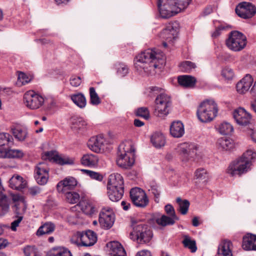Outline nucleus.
Listing matches in <instances>:
<instances>
[{"instance_id":"nucleus-1","label":"nucleus","mask_w":256,"mask_h":256,"mask_svg":"<svg viewBox=\"0 0 256 256\" xmlns=\"http://www.w3.org/2000/svg\"><path fill=\"white\" fill-rule=\"evenodd\" d=\"M166 58L160 51L148 49L138 54L136 58L134 66L138 70L150 72L156 68H161L165 64Z\"/></svg>"},{"instance_id":"nucleus-2","label":"nucleus","mask_w":256,"mask_h":256,"mask_svg":"<svg viewBox=\"0 0 256 256\" xmlns=\"http://www.w3.org/2000/svg\"><path fill=\"white\" fill-rule=\"evenodd\" d=\"M256 158V152L248 150L242 156L232 162L228 166L226 172L232 176H241L250 170L253 160Z\"/></svg>"},{"instance_id":"nucleus-3","label":"nucleus","mask_w":256,"mask_h":256,"mask_svg":"<svg viewBox=\"0 0 256 256\" xmlns=\"http://www.w3.org/2000/svg\"><path fill=\"white\" fill-rule=\"evenodd\" d=\"M192 0H158V7L162 18H169L184 10Z\"/></svg>"},{"instance_id":"nucleus-4","label":"nucleus","mask_w":256,"mask_h":256,"mask_svg":"<svg viewBox=\"0 0 256 256\" xmlns=\"http://www.w3.org/2000/svg\"><path fill=\"white\" fill-rule=\"evenodd\" d=\"M134 148L130 142L122 143L118 149L116 164L120 168L128 169L134 162Z\"/></svg>"},{"instance_id":"nucleus-5","label":"nucleus","mask_w":256,"mask_h":256,"mask_svg":"<svg viewBox=\"0 0 256 256\" xmlns=\"http://www.w3.org/2000/svg\"><path fill=\"white\" fill-rule=\"evenodd\" d=\"M218 112V106L215 102L213 100H206L199 105L196 114L200 121L208 122L217 116Z\"/></svg>"},{"instance_id":"nucleus-6","label":"nucleus","mask_w":256,"mask_h":256,"mask_svg":"<svg viewBox=\"0 0 256 256\" xmlns=\"http://www.w3.org/2000/svg\"><path fill=\"white\" fill-rule=\"evenodd\" d=\"M133 230L130 234V238L134 241L140 244L148 242L152 236V232L148 226L144 223L136 224L132 221Z\"/></svg>"},{"instance_id":"nucleus-7","label":"nucleus","mask_w":256,"mask_h":256,"mask_svg":"<svg viewBox=\"0 0 256 256\" xmlns=\"http://www.w3.org/2000/svg\"><path fill=\"white\" fill-rule=\"evenodd\" d=\"M247 40L246 36L241 32L237 30L232 31L226 40V46L234 52H240L246 46Z\"/></svg>"},{"instance_id":"nucleus-8","label":"nucleus","mask_w":256,"mask_h":256,"mask_svg":"<svg viewBox=\"0 0 256 256\" xmlns=\"http://www.w3.org/2000/svg\"><path fill=\"white\" fill-rule=\"evenodd\" d=\"M97 241L96 234L92 230L78 232L70 240L72 244L84 246H93Z\"/></svg>"},{"instance_id":"nucleus-9","label":"nucleus","mask_w":256,"mask_h":256,"mask_svg":"<svg viewBox=\"0 0 256 256\" xmlns=\"http://www.w3.org/2000/svg\"><path fill=\"white\" fill-rule=\"evenodd\" d=\"M155 103V113L158 116L163 117L169 114L172 104L170 96L164 94H160L156 97Z\"/></svg>"},{"instance_id":"nucleus-10","label":"nucleus","mask_w":256,"mask_h":256,"mask_svg":"<svg viewBox=\"0 0 256 256\" xmlns=\"http://www.w3.org/2000/svg\"><path fill=\"white\" fill-rule=\"evenodd\" d=\"M24 102L26 106L30 110H36L44 103V98L33 90L26 92L24 96Z\"/></svg>"},{"instance_id":"nucleus-11","label":"nucleus","mask_w":256,"mask_h":256,"mask_svg":"<svg viewBox=\"0 0 256 256\" xmlns=\"http://www.w3.org/2000/svg\"><path fill=\"white\" fill-rule=\"evenodd\" d=\"M198 148L196 144L188 142L182 143L178 146V150L181 155L182 161L184 162L193 160L194 156L196 154Z\"/></svg>"},{"instance_id":"nucleus-12","label":"nucleus","mask_w":256,"mask_h":256,"mask_svg":"<svg viewBox=\"0 0 256 256\" xmlns=\"http://www.w3.org/2000/svg\"><path fill=\"white\" fill-rule=\"evenodd\" d=\"M130 198L134 204L139 208H144L148 204V199L144 190L139 188L131 189Z\"/></svg>"},{"instance_id":"nucleus-13","label":"nucleus","mask_w":256,"mask_h":256,"mask_svg":"<svg viewBox=\"0 0 256 256\" xmlns=\"http://www.w3.org/2000/svg\"><path fill=\"white\" fill-rule=\"evenodd\" d=\"M235 10L240 17L248 19L252 18L255 15L256 7L252 3L244 2L236 6Z\"/></svg>"},{"instance_id":"nucleus-14","label":"nucleus","mask_w":256,"mask_h":256,"mask_svg":"<svg viewBox=\"0 0 256 256\" xmlns=\"http://www.w3.org/2000/svg\"><path fill=\"white\" fill-rule=\"evenodd\" d=\"M114 222V214L112 209L109 208H103L99 216V222L104 229L110 228Z\"/></svg>"},{"instance_id":"nucleus-15","label":"nucleus","mask_w":256,"mask_h":256,"mask_svg":"<svg viewBox=\"0 0 256 256\" xmlns=\"http://www.w3.org/2000/svg\"><path fill=\"white\" fill-rule=\"evenodd\" d=\"M178 27V24L176 22L170 23L160 33V38L168 42H172L177 38Z\"/></svg>"},{"instance_id":"nucleus-16","label":"nucleus","mask_w":256,"mask_h":256,"mask_svg":"<svg viewBox=\"0 0 256 256\" xmlns=\"http://www.w3.org/2000/svg\"><path fill=\"white\" fill-rule=\"evenodd\" d=\"M34 178L40 185L46 184L48 179V169L46 163L40 162L36 166Z\"/></svg>"},{"instance_id":"nucleus-17","label":"nucleus","mask_w":256,"mask_h":256,"mask_svg":"<svg viewBox=\"0 0 256 256\" xmlns=\"http://www.w3.org/2000/svg\"><path fill=\"white\" fill-rule=\"evenodd\" d=\"M232 116L236 122L240 126H247L250 123L252 117L250 114L242 108L235 110Z\"/></svg>"},{"instance_id":"nucleus-18","label":"nucleus","mask_w":256,"mask_h":256,"mask_svg":"<svg viewBox=\"0 0 256 256\" xmlns=\"http://www.w3.org/2000/svg\"><path fill=\"white\" fill-rule=\"evenodd\" d=\"M77 183L76 179L74 178H66L57 184L58 191L62 194L68 193L75 188Z\"/></svg>"},{"instance_id":"nucleus-19","label":"nucleus","mask_w":256,"mask_h":256,"mask_svg":"<svg viewBox=\"0 0 256 256\" xmlns=\"http://www.w3.org/2000/svg\"><path fill=\"white\" fill-rule=\"evenodd\" d=\"M106 144V141L104 136L100 134L92 138L88 142V145L92 150L98 153L104 150Z\"/></svg>"},{"instance_id":"nucleus-20","label":"nucleus","mask_w":256,"mask_h":256,"mask_svg":"<svg viewBox=\"0 0 256 256\" xmlns=\"http://www.w3.org/2000/svg\"><path fill=\"white\" fill-rule=\"evenodd\" d=\"M254 82L252 76L247 74L240 81H239L236 86V90L240 94H244L247 92L252 85Z\"/></svg>"},{"instance_id":"nucleus-21","label":"nucleus","mask_w":256,"mask_h":256,"mask_svg":"<svg viewBox=\"0 0 256 256\" xmlns=\"http://www.w3.org/2000/svg\"><path fill=\"white\" fill-rule=\"evenodd\" d=\"M108 189L122 188L124 189V182L122 176L119 174H111L108 177Z\"/></svg>"},{"instance_id":"nucleus-22","label":"nucleus","mask_w":256,"mask_h":256,"mask_svg":"<svg viewBox=\"0 0 256 256\" xmlns=\"http://www.w3.org/2000/svg\"><path fill=\"white\" fill-rule=\"evenodd\" d=\"M10 131L15 139L19 142H24L28 136V128L25 126H12Z\"/></svg>"},{"instance_id":"nucleus-23","label":"nucleus","mask_w":256,"mask_h":256,"mask_svg":"<svg viewBox=\"0 0 256 256\" xmlns=\"http://www.w3.org/2000/svg\"><path fill=\"white\" fill-rule=\"evenodd\" d=\"M107 246L110 248L109 254L110 256H126V252L118 242H110L107 244Z\"/></svg>"},{"instance_id":"nucleus-24","label":"nucleus","mask_w":256,"mask_h":256,"mask_svg":"<svg viewBox=\"0 0 256 256\" xmlns=\"http://www.w3.org/2000/svg\"><path fill=\"white\" fill-rule=\"evenodd\" d=\"M26 181L18 174L14 175L9 180V186L14 190H21L26 187Z\"/></svg>"},{"instance_id":"nucleus-25","label":"nucleus","mask_w":256,"mask_h":256,"mask_svg":"<svg viewBox=\"0 0 256 256\" xmlns=\"http://www.w3.org/2000/svg\"><path fill=\"white\" fill-rule=\"evenodd\" d=\"M170 134L174 138H179L184 134L183 124L180 121L174 122L170 126Z\"/></svg>"},{"instance_id":"nucleus-26","label":"nucleus","mask_w":256,"mask_h":256,"mask_svg":"<svg viewBox=\"0 0 256 256\" xmlns=\"http://www.w3.org/2000/svg\"><path fill=\"white\" fill-rule=\"evenodd\" d=\"M56 229V225L51 222L42 224L38 228L36 234L38 236L52 234Z\"/></svg>"},{"instance_id":"nucleus-27","label":"nucleus","mask_w":256,"mask_h":256,"mask_svg":"<svg viewBox=\"0 0 256 256\" xmlns=\"http://www.w3.org/2000/svg\"><path fill=\"white\" fill-rule=\"evenodd\" d=\"M242 247L246 250H256V236L250 234L244 236Z\"/></svg>"},{"instance_id":"nucleus-28","label":"nucleus","mask_w":256,"mask_h":256,"mask_svg":"<svg viewBox=\"0 0 256 256\" xmlns=\"http://www.w3.org/2000/svg\"><path fill=\"white\" fill-rule=\"evenodd\" d=\"M81 164L86 166L93 167L96 166L98 162V158L96 155L86 154L81 158Z\"/></svg>"},{"instance_id":"nucleus-29","label":"nucleus","mask_w":256,"mask_h":256,"mask_svg":"<svg viewBox=\"0 0 256 256\" xmlns=\"http://www.w3.org/2000/svg\"><path fill=\"white\" fill-rule=\"evenodd\" d=\"M150 141L152 145L157 148H161L166 144V138L164 136L159 132H154L152 135Z\"/></svg>"},{"instance_id":"nucleus-30","label":"nucleus","mask_w":256,"mask_h":256,"mask_svg":"<svg viewBox=\"0 0 256 256\" xmlns=\"http://www.w3.org/2000/svg\"><path fill=\"white\" fill-rule=\"evenodd\" d=\"M232 242L230 240H224L218 246V254L222 256H232L231 251Z\"/></svg>"},{"instance_id":"nucleus-31","label":"nucleus","mask_w":256,"mask_h":256,"mask_svg":"<svg viewBox=\"0 0 256 256\" xmlns=\"http://www.w3.org/2000/svg\"><path fill=\"white\" fill-rule=\"evenodd\" d=\"M45 156L47 158L53 160L56 163L60 165L70 164L72 163V160H70L68 158H64L58 154H56L55 152L52 151L46 152L45 153Z\"/></svg>"},{"instance_id":"nucleus-32","label":"nucleus","mask_w":256,"mask_h":256,"mask_svg":"<svg viewBox=\"0 0 256 256\" xmlns=\"http://www.w3.org/2000/svg\"><path fill=\"white\" fill-rule=\"evenodd\" d=\"M79 206L84 213L91 216L96 211L94 204L89 200H82L79 202Z\"/></svg>"},{"instance_id":"nucleus-33","label":"nucleus","mask_w":256,"mask_h":256,"mask_svg":"<svg viewBox=\"0 0 256 256\" xmlns=\"http://www.w3.org/2000/svg\"><path fill=\"white\" fill-rule=\"evenodd\" d=\"M178 80V84L184 87H193L196 82L195 78L189 75L179 76Z\"/></svg>"},{"instance_id":"nucleus-34","label":"nucleus","mask_w":256,"mask_h":256,"mask_svg":"<svg viewBox=\"0 0 256 256\" xmlns=\"http://www.w3.org/2000/svg\"><path fill=\"white\" fill-rule=\"evenodd\" d=\"M124 189L122 188L108 189V195L109 198L112 202H118L120 200L124 194Z\"/></svg>"},{"instance_id":"nucleus-35","label":"nucleus","mask_w":256,"mask_h":256,"mask_svg":"<svg viewBox=\"0 0 256 256\" xmlns=\"http://www.w3.org/2000/svg\"><path fill=\"white\" fill-rule=\"evenodd\" d=\"M72 102L80 108H84L86 104V100L84 96L82 93L73 94L70 96Z\"/></svg>"},{"instance_id":"nucleus-36","label":"nucleus","mask_w":256,"mask_h":256,"mask_svg":"<svg viewBox=\"0 0 256 256\" xmlns=\"http://www.w3.org/2000/svg\"><path fill=\"white\" fill-rule=\"evenodd\" d=\"M216 145L218 149L224 150H230L234 148L232 142L230 140L225 138H219Z\"/></svg>"},{"instance_id":"nucleus-37","label":"nucleus","mask_w":256,"mask_h":256,"mask_svg":"<svg viewBox=\"0 0 256 256\" xmlns=\"http://www.w3.org/2000/svg\"><path fill=\"white\" fill-rule=\"evenodd\" d=\"M176 220L172 217L162 215L160 218H157L156 220V224L162 226H172L173 225L176 220Z\"/></svg>"},{"instance_id":"nucleus-38","label":"nucleus","mask_w":256,"mask_h":256,"mask_svg":"<svg viewBox=\"0 0 256 256\" xmlns=\"http://www.w3.org/2000/svg\"><path fill=\"white\" fill-rule=\"evenodd\" d=\"M72 124V128L74 130L83 131L87 127L86 122L82 118L73 119Z\"/></svg>"},{"instance_id":"nucleus-39","label":"nucleus","mask_w":256,"mask_h":256,"mask_svg":"<svg viewBox=\"0 0 256 256\" xmlns=\"http://www.w3.org/2000/svg\"><path fill=\"white\" fill-rule=\"evenodd\" d=\"M184 240L182 243L185 248L190 249L192 252H194L197 250L196 242L192 240L190 236L188 235H184L183 236Z\"/></svg>"},{"instance_id":"nucleus-40","label":"nucleus","mask_w":256,"mask_h":256,"mask_svg":"<svg viewBox=\"0 0 256 256\" xmlns=\"http://www.w3.org/2000/svg\"><path fill=\"white\" fill-rule=\"evenodd\" d=\"M14 210L16 216H15V220L11 224V229L13 231H16V228L18 226L20 223L23 219V214L20 213L18 210V204L14 205Z\"/></svg>"},{"instance_id":"nucleus-41","label":"nucleus","mask_w":256,"mask_h":256,"mask_svg":"<svg viewBox=\"0 0 256 256\" xmlns=\"http://www.w3.org/2000/svg\"><path fill=\"white\" fill-rule=\"evenodd\" d=\"M13 144L14 138L10 134L6 132L0 133V146H10Z\"/></svg>"},{"instance_id":"nucleus-42","label":"nucleus","mask_w":256,"mask_h":256,"mask_svg":"<svg viewBox=\"0 0 256 256\" xmlns=\"http://www.w3.org/2000/svg\"><path fill=\"white\" fill-rule=\"evenodd\" d=\"M221 75L224 80L228 82L232 80L235 77V74L232 68L225 66L222 70Z\"/></svg>"},{"instance_id":"nucleus-43","label":"nucleus","mask_w":256,"mask_h":256,"mask_svg":"<svg viewBox=\"0 0 256 256\" xmlns=\"http://www.w3.org/2000/svg\"><path fill=\"white\" fill-rule=\"evenodd\" d=\"M218 130L219 132L223 135H228L232 134L234 130L233 126L228 122H224L220 124Z\"/></svg>"},{"instance_id":"nucleus-44","label":"nucleus","mask_w":256,"mask_h":256,"mask_svg":"<svg viewBox=\"0 0 256 256\" xmlns=\"http://www.w3.org/2000/svg\"><path fill=\"white\" fill-rule=\"evenodd\" d=\"M176 200L178 204V210L180 212L184 215L186 214L190 204L188 200H182L180 198H178Z\"/></svg>"},{"instance_id":"nucleus-45","label":"nucleus","mask_w":256,"mask_h":256,"mask_svg":"<svg viewBox=\"0 0 256 256\" xmlns=\"http://www.w3.org/2000/svg\"><path fill=\"white\" fill-rule=\"evenodd\" d=\"M46 256H72L69 250L65 248H60L53 252L48 254Z\"/></svg>"},{"instance_id":"nucleus-46","label":"nucleus","mask_w":256,"mask_h":256,"mask_svg":"<svg viewBox=\"0 0 256 256\" xmlns=\"http://www.w3.org/2000/svg\"><path fill=\"white\" fill-rule=\"evenodd\" d=\"M180 70L185 72H190L196 68L194 63L190 61H184L180 64Z\"/></svg>"},{"instance_id":"nucleus-47","label":"nucleus","mask_w":256,"mask_h":256,"mask_svg":"<svg viewBox=\"0 0 256 256\" xmlns=\"http://www.w3.org/2000/svg\"><path fill=\"white\" fill-rule=\"evenodd\" d=\"M84 174L89 176L91 178L101 182L103 180V176L99 172L88 170L82 169L81 170Z\"/></svg>"},{"instance_id":"nucleus-48","label":"nucleus","mask_w":256,"mask_h":256,"mask_svg":"<svg viewBox=\"0 0 256 256\" xmlns=\"http://www.w3.org/2000/svg\"><path fill=\"white\" fill-rule=\"evenodd\" d=\"M66 195V200L70 204H76L80 200V195L74 192H69L64 194Z\"/></svg>"},{"instance_id":"nucleus-49","label":"nucleus","mask_w":256,"mask_h":256,"mask_svg":"<svg viewBox=\"0 0 256 256\" xmlns=\"http://www.w3.org/2000/svg\"><path fill=\"white\" fill-rule=\"evenodd\" d=\"M90 101L93 105H98L100 103V100L93 87L90 88Z\"/></svg>"},{"instance_id":"nucleus-50","label":"nucleus","mask_w":256,"mask_h":256,"mask_svg":"<svg viewBox=\"0 0 256 256\" xmlns=\"http://www.w3.org/2000/svg\"><path fill=\"white\" fill-rule=\"evenodd\" d=\"M137 116L142 117L144 120L149 119L150 114L148 109L146 107H142L138 108L136 112Z\"/></svg>"},{"instance_id":"nucleus-51","label":"nucleus","mask_w":256,"mask_h":256,"mask_svg":"<svg viewBox=\"0 0 256 256\" xmlns=\"http://www.w3.org/2000/svg\"><path fill=\"white\" fill-rule=\"evenodd\" d=\"M24 152L18 149L8 150V158H20L24 156Z\"/></svg>"},{"instance_id":"nucleus-52","label":"nucleus","mask_w":256,"mask_h":256,"mask_svg":"<svg viewBox=\"0 0 256 256\" xmlns=\"http://www.w3.org/2000/svg\"><path fill=\"white\" fill-rule=\"evenodd\" d=\"M26 256H40L36 248L34 246H27L24 249Z\"/></svg>"},{"instance_id":"nucleus-53","label":"nucleus","mask_w":256,"mask_h":256,"mask_svg":"<svg viewBox=\"0 0 256 256\" xmlns=\"http://www.w3.org/2000/svg\"><path fill=\"white\" fill-rule=\"evenodd\" d=\"M208 176L207 171L203 168L197 169L194 172V178L200 180H205Z\"/></svg>"},{"instance_id":"nucleus-54","label":"nucleus","mask_w":256,"mask_h":256,"mask_svg":"<svg viewBox=\"0 0 256 256\" xmlns=\"http://www.w3.org/2000/svg\"><path fill=\"white\" fill-rule=\"evenodd\" d=\"M117 70V74L120 76H124L128 72V66L124 64H118L116 65Z\"/></svg>"},{"instance_id":"nucleus-55","label":"nucleus","mask_w":256,"mask_h":256,"mask_svg":"<svg viewBox=\"0 0 256 256\" xmlns=\"http://www.w3.org/2000/svg\"><path fill=\"white\" fill-rule=\"evenodd\" d=\"M164 210L166 214L174 218L176 220H178V218L176 216L175 212V210L174 207L170 204H168L164 206Z\"/></svg>"},{"instance_id":"nucleus-56","label":"nucleus","mask_w":256,"mask_h":256,"mask_svg":"<svg viewBox=\"0 0 256 256\" xmlns=\"http://www.w3.org/2000/svg\"><path fill=\"white\" fill-rule=\"evenodd\" d=\"M148 190L154 196L155 198V202H158L160 196V190L158 188V186L156 185L151 186Z\"/></svg>"},{"instance_id":"nucleus-57","label":"nucleus","mask_w":256,"mask_h":256,"mask_svg":"<svg viewBox=\"0 0 256 256\" xmlns=\"http://www.w3.org/2000/svg\"><path fill=\"white\" fill-rule=\"evenodd\" d=\"M18 80L22 84H28L31 80V78L22 72H20L18 74Z\"/></svg>"},{"instance_id":"nucleus-58","label":"nucleus","mask_w":256,"mask_h":256,"mask_svg":"<svg viewBox=\"0 0 256 256\" xmlns=\"http://www.w3.org/2000/svg\"><path fill=\"white\" fill-rule=\"evenodd\" d=\"M82 82L81 78L80 76H72L70 78V84L75 87L79 86Z\"/></svg>"},{"instance_id":"nucleus-59","label":"nucleus","mask_w":256,"mask_h":256,"mask_svg":"<svg viewBox=\"0 0 256 256\" xmlns=\"http://www.w3.org/2000/svg\"><path fill=\"white\" fill-rule=\"evenodd\" d=\"M41 192L40 188L38 186H32L28 188V193L32 196H35Z\"/></svg>"},{"instance_id":"nucleus-60","label":"nucleus","mask_w":256,"mask_h":256,"mask_svg":"<svg viewBox=\"0 0 256 256\" xmlns=\"http://www.w3.org/2000/svg\"><path fill=\"white\" fill-rule=\"evenodd\" d=\"M224 29V27L222 26L217 27L215 30L212 34V36L214 38L218 36L220 34L221 32Z\"/></svg>"},{"instance_id":"nucleus-61","label":"nucleus","mask_w":256,"mask_h":256,"mask_svg":"<svg viewBox=\"0 0 256 256\" xmlns=\"http://www.w3.org/2000/svg\"><path fill=\"white\" fill-rule=\"evenodd\" d=\"M12 200L14 202H16V204H14V205L16 204H18V206H19V204H18V202L20 201H22V196H20V195H18V194H15V195H14L12 196Z\"/></svg>"},{"instance_id":"nucleus-62","label":"nucleus","mask_w":256,"mask_h":256,"mask_svg":"<svg viewBox=\"0 0 256 256\" xmlns=\"http://www.w3.org/2000/svg\"><path fill=\"white\" fill-rule=\"evenodd\" d=\"M0 158H8V150L0 148Z\"/></svg>"},{"instance_id":"nucleus-63","label":"nucleus","mask_w":256,"mask_h":256,"mask_svg":"<svg viewBox=\"0 0 256 256\" xmlns=\"http://www.w3.org/2000/svg\"><path fill=\"white\" fill-rule=\"evenodd\" d=\"M136 256H152L150 252L147 250H142L137 253Z\"/></svg>"},{"instance_id":"nucleus-64","label":"nucleus","mask_w":256,"mask_h":256,"mask_svg":"<svg viewBox=\"0 0 256 256\" xmlns=\"http://www.w3.org/2000/svg\"><path fill=\"white\" fill-rule=\"evenodd\" d=\"M248 134L250 136L252 140L256 142V129H250L248 130Z\"/></svg>"}]
</instances>
